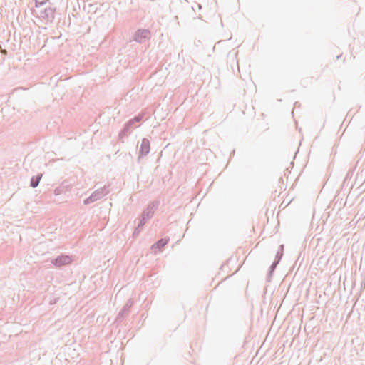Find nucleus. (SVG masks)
<instances>
[{"label":"nucleus","mask_w":365,"mask_h":365,"mask_svg":"<svg viewBox=\"0 0 365 365\" xmlns=\"http://www.w3.org/2000/svg\"><path fill=\"white\" fill-rule=\"evenodd\" d=\"M196 6H197L198 9H201V5L200 4H196Z\"/></svg>","instance_id":"nucleus-17"},{"label":"nucleus","mask_w":365,"mask_h":365,"mask_svg":"<svg viewBox=\"0 0 365 365\" xmlns=\"http://www.w3.org/2000/svg\"><path fill=\"white\" fill-rule=\"evenodd\" d=\"M279 263V261L278 259H274V261L272 262L271 266L269 267V273H268V278L272 277L277 264Z\"/></svg>","instance_id":"nucleus-12"},{"label":"nucleus","mask_w":365,"mask_h":365,"mask_svg":"<svg viewBox=\"0 0 365 365\" xmlns=\"http://www.w3.org/2000/svg\"><path fill=\"white\" fill-rule=\"evenodd\" d=\"M283 252H284V245H281L279 247V249H278V251H277V252L276 254L274 259H278V261L280 262V260L282 259V256H283Z\"/></svg>","instance_id":"nucleus-13"},{"label":"nucleus","mask_w":365,"mask_h":365,"mask_svg":"<svg viewBox=\"0 0 365 365\" xmlns=\"http://www.w3.org/2000/svg\"><path fill=\"white\" fill-rule=\"evenodd\" d=\"M133 300L132 299H129L127 301L126 304L123 306L122 309L118 314L116 319H115L116 323H120L126 317L128 316V314L130 313V309L131 307L133 306Z\"/></svg>","instance_id":"nucleus-3"},{"label":"nucleus","mask_w":365,"mask_h":365,"mask_svg":"<svg viewBox=\"0 0 365 365\" xmlns=\"http://www.w3.org/2000/svg\"><path fill=\"white\" fill-rule=\"evenodd\" d=\"M147 220L144 219V217H140L139 218V222L138 224V226L135 229L134 232H133V235H138L140 232H141V229L143 228V227L145 225V224L146 223Z\"/></svg>","instance_id":"nucleus-11"},{"label":"nucleus","mask_w":365,"mask_h":365,"mask_svg":"<svg viewBox=\"0 0 365 365\" xmlns=\"http://www.w3.org/2000/svg\"><path fill=\"white\" fill-rule=\"evenodd\" d=\"M169 240L170 239L168 237L161 238L152 245V249L154 250L158 248V250H160L168 243Z\"/></svg>","instance_id":"nucleus-9"},{"label":"nucleus","mask_w":365,"mask_h":365,"mask_svg":"<svg viewBox=\"0 0 365 365\" xmlns=\"http://www.w3.org/2000/svg\"><path fill=\"white\" fill-rule=\"evenodd\" d=\"M133 128V125H132V121H128L125 125L123 128L121 130V131L119 133V138L123 139L125 137L128 136V133L130 132V130Z\"/></svg>","instance_id":"nucleus-8"},{"label":"nucleus","mask_w":365,"mask_h":365,"mask_svg":"<svg viewBox=\"0 0 365 365\" xmlns=\"http://www.w3.org/2000/svg\"><path fill=\"white\" fill-rule=\"evenodd\" d=\"M143 118V115H138L135 116L133 118L129 120V121H132V125H133L135 123H139Z\"/></svg>","instance_id":"nucleus-14"},{"label":"nucleus","mask_w":365,"mask_h":365,"mask_svg":"<svg viewBox=\"0 0 365 365\" xmlns=\"http://www.w3.org/2000/svg\"><path fill=\"white\" fill-rule=\"evenodd\" d=\"M56 7L52 6H46L41 13V17L47 21L52 22L55 18Z\"/></svg>","instance_id":"nucleus-6"},{"label":"nucleus","mask_w":365,"mask_h":365,"mask_svg":"<svg viewBox=\"0 0 365 365\" xmlns=\"http://www.w3.org/2000/svg\"><path fill=\"white\" fill-rule=\"evenodd\" d=\"M110 184L105 185L103 187L96 190L94 191L88 197L86 198L83 200V204L87 205L90 203L94 202L104 196L107 195L110 193Z\"/></svg>","instance_id":"nucleus-1"},{"label":"nucleus","mask_w":365,"mask_h":365,"mask_svg":"<svg viewBox=\"0 0 365 365\" xmlns=\"http://www.w3.org/2000/svg\"><path fill=\"white\" fill-rule=\"evenodd\" d=\"M48 0H35L36 7L45 4Z\"/></svg>","instance_id":"nucleus-15"},{"label":"nucleus","mask_w":365,"mask_h":365,"mask_svg":"<svg viewBox=\"0 0 365 365\" xmlns=\"http://www.w3.org/2000/svg\"><path fill=\"white\" fill-rule=\"evenodd\" d=\"M1 52L4 55H6L7 54V51L6 49H2Z\"/></svg>","instance_id":"nucleus-16"},{"label":"nucleus","mask_w":365,"mask_h":365,"mask_svg":"<svg viewBox=\"0 0 365 365\" xmlns=\"http://www.w3.org/2000/svg\"><path fill=\"white\" fill-rule=\"evenodd\" d=\"M150 150V140L148 138H143L140 150H139V155L138 158H140L141 157L146 156L149 153Z\"/></svg>","instance_id":"nucleus-7"},{"label":"nucleus","mask_w":365,"mask_h":365,"mask_svg":"<svg viewBox=\"0 0 365 365\" xmlns=\"http://www.w3.org/2000/svg\"><path fill=\"white\" fill-rule=\"evenodd\" d=\"M71 257L69 255H61L51 260V263L56 267H61L71 264Z\"/></svg>","instance_id":"nucleus-4"},{"label":"nucleus","mask_w":365,"mask_h":365,"mask_svg":"<svg viewBox=\"0 0 365 365\" xmlns=\"http://www.w3.org/2000/svg\"><path fill=\"white\" fill-rule=\"evenodd\" d=\"M150 38V32L148 29H138L133 36V41L138 43H143Z\"/></svg>","instance_id":"nucleus-5"},{"label":"nucleus","mask_w":365,"mask_h":365,"mask_svg":"<svg viewBox=\"0 0 365 365\" xmlns=\"http://www.w3.org/2000/svg\"><path fill=\"white\" fill-rule=\"evenodd\" d=\"M42 176V173H39L36 175L33 176L30 181V186L33 188H36V187H38Z\"/></svg>","instance_id":"nucleus-10"},{"label":"nucleus","mask_w":365,"mask_h":365,"mask_svg":"<svg viewBox=\"0 0 365 365\" xmlns=\"http://www.w3.org/2000/svg\"><path fill=\"white\" fill-rule=\"evenodd\" d=\"M159 205L160 202L158 200L150 202L148 205V207L143 211L140 217H144L145 220H148V219L151 218L153 216L155 212L157 210Z\"/></svg>","instance_id":"nucleus-2"}]
</instances>
